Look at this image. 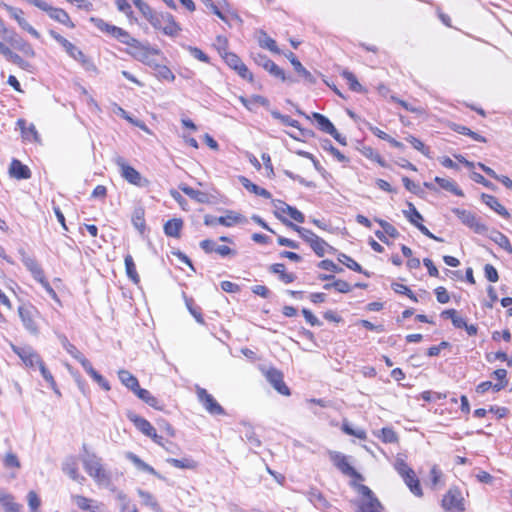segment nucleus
Wrapping results in <instances>:
<instances>
[{
	"mask_svg": "<svg viewBox=\"0 0 512 512\" xmlns=\"http://www.w3.org/2000/svg\"><path fill=\"white\" fill-rule=\"evenodd\" d=\"M81 460L86 473L98 486L116 491V487L112 483L111 473L105 468L101 457L97 456L95 453L86 452Z\"/></svg>",
	"mask_w": 512,
	"mask_h": 512,
	"instance_id": "f257e3e1",
	"label": "nucleus"
},
{
	"mask_svg": "<svg viewBox=\"0 0 512 512\" xmlns=\"http://www.w3.org/2000/svg\"><path fill=\"white\" fill-rule=\"evenodd\" d=\"M351 485L362 496L358 501V509L356 512H382V505L373 491L366 485L351 483Z\"/></svg>",
	"mask_w": 512,
	"mask_h": 512,
	"instance_id": "f03ea898",
	"label": "nucleus"
},
{
	"mask_svg": "<svg viewBox=\"0 0 512 512\" xmlns=\"http://www.w3.org/2000/svg\"><path fill=\"white\" fill-rule=\"evenodd\" d=\"M114 163L119 168L120 175L128 183L138 187L148 186L149 180L142 177V175L134 167L130 166L123 157L116 156L114 158Z\"/></svg>",
	"mask_w": 512,
	"mask_h": 512,
	"instance_id": "7ed1b4c3",
	"label": "nucleus"
},
{
	"mask_svg": "<svg viewBox=\"0 0 512 512\" xmlns=\"http://www.w3.org/2000/svg\"><path fill=\"white\" fill-rule=\"evenodd\" d=\"M18 315L24 328L34 336L39 334L38 319L40 318L39 311L30 304H23L18 307Z\"/></svg>",
	"mask_w": 512,
	"mask_h": 512,
	"instance_id": "20e7f679",
	"label": "nucleus"
},
{
	"mask_svg": "<svg viewBox=\"0 0 512 512\" xmlns=\"http://www.w3.org/2000/svg\"><path fill=\"white\" fill-rule=\"evenodd\" d=\"M452 212L457 216L462 224L472 229L475 233L484 234L488 228L480 222L475 213L469 210L453 208Z\"/></svg>",
	"mask_w": 512,
	"mask_h": 512,
	"instance_id": "39448f33",
	"label": "nucleus"
},
{
	"mask_svg": "<svg viewBox=\"0 0 512 512\" xmlns=\"http://www.w3.org/2000/svg\"><path fill=\"white\" fill-rule=\"evenodd\" d=\"M155 24H151L154 28L162 30L166 35L175 36L180 31L179 25L175 22L173 16L169 13H154Z\"/></svg>",
	"mask_w": 512,
	"mask_h": 512,
	"instance_id": "423d86ee",
	"label": "nucleus"
},
{
	"mask_svg": "<svg viewBox=\"0 0 512 512\" xmlns=\"http://www.w3.org/2000/svg\"><path fill=\"white\" fill-rule=\"evenodd\" d=\"M196 394L199 402L203 405L205 410L211 415H224L225 410L214 399V397L207 392L206 389L196 386Z\"/></svg>",
	"mask_w": 512,
	"mask_h": 512,
	"instance_id": "0eeeda50",
	"label": "nucleus"
},
{
	"mask_svg": "<svg viewBox=\"0 0 512 512\" xmlns=\"http://www.w3.org/2000/svg\"><path fill=\"white\" fill-rule=\"evenodd\" d=\"M442 507L449 512L464 511L463 497L458 489H450L442 499Z\"/></svg>",
	"mask_w": 512,
	"mask_h": 512,
	"instance_id": "6e6552de",
	"label": "nucleus"
},
{
	"mask_svg": "<svg viewBox=\"0 0 512 512\" xmlns=\"http://www.w3.org/2000/svg\"><path fill=\"white\" fill-rule=\"evenodd\" d=\"M329 458L333 464L345 475L354 477L356 479H362L360 473H358L348 462L347 457L337 451H330Z\"/></svg>",
	"mask_w": 512,
	"mask_h": 512,
	"instance_id": "1a4fd4ad",
	"label": "nucleus"
},
{
	"mask_svg": "<svg viewBox=\"0 0 512 512\" xmlns=\"http://www.w3.org/2000/svg\"><path fill=\"white\" fill-rule=\"evenodd\" d=\"M244 221L245 219L242 215L232 211H229L225 216L215 217L212 215H206L204 217V224L207 226H215L220 224L226 227H231Z\"/></svg>",
	"mask_w": 512,
	"mask_h": 512,
	"instance_id": "9d476101",
	"label": "nucleus"
},
{
	"mask_svg": "<svg viewBox=\"0 0 512 512\" xmlns=\"http://www.w3.org/2000/svg\"><path fill=\"white\" fill-rule=\"evenodd\" d=\"M11 349L28 367H35L42 363L39 354L30 346L18 347L14 344H11Z\"/></svg>",
	"mask_w": 512,
	"mask_h": 512,
	"instance_id": "9b49d317",
	"label": "nucleus"
},
{
	"mask_svg": "<svg viewBox=\"0 0 512 512\" xmlns=\"http://www.w3.org/2000/svg\"><path fill=\"white\" fill-rule=\"evenodd\" d=\"M34 2H35V6L37 8L47 12L49 17L52 18L53 20H55L61 24H64V25L74 27V24L71 22L69 15L63 9L54 8L44 1L43 2L34 1Z\"/></svg>",
	"mask_w": 512,
	"mask_h": 512,
	"instance_id": "f8f14e48",
	"label": "nucleus"
},
{
	"mask_svg": "<svg viewBox=\"0 0 512 512\" xmlns=\"http://www.w3.org/2000/svg\"><path fill=\"white\" fill-rule=\"evenodd\" d=\"M254 60L257 65L263 67L266 71H268L272 76L281 79L282 81H292L287 78L283 69H281L277 64H275L271 59H269L266 55L257 54L254 57Z\"/></svg>",
	"mask_w": 512,
	"mask_h": 512,
	"instance_id": "ddd939ff",
	"label": "nucleus"
},
{
	"mask_svg": "<svg viewBox=\"0 0 512 512\" xmlns=\"http://www.w3.org/2000/svg\"><path fill=\"white\" fill-rule=\"evenodd\" d=\"M267 381L273 386V388L284 396L290 395V389L287 387L283 380V374L281 371L275 368H270L265 373Z\"/></svg>",
	"mask_w": 512,
	"mask_h": 512,
	"instance_id": "4468645a",
	"label": "nucleus"
},
{
	"mask_svg": "<svg viewBox=\"0 0 512 512\" xmlns=\"http://www.w3.org/2000/svg\"><path fill=\"white\" fill-rule=\"evenodd\" d=\"M3 7L5 8V10L10 14V16L12 18H14L18 25L24 29L25 31H27L29 34H31L33 37L35 38H39L40 37V34L38 33V31L36 29H34L27 21L26 19L23 17L24 15V12L19 9V8H16V7H13V6H10L8 4H3Z\"/></svg>",
	"mask_w": 512,
	"mask_h": 512,
	"instance_id": "2eb2a0df",
	"label": "nucleus"
},
{
	"mask_svg": "<svg viewBox=\"0 0 512 512\" xmlns=\"http://www.w3.org/2000/svg\"><path fill=\"white\" fill-rule=\"evenodd\" d=\"M62 471L77 483L82 484L85 481V477L78 471V461L74 456L67 457L64 460L62 463Z\"/></svg>",
	"mask_w": 512,
	"mask_h": 512,
	"instance_id": "dca6fc26",
	"label": "nucleus"
},
{
	"mask_svg": "<svg viewBox=\"0 0 512 512\" xmlns=\"http://www.w3.org/2000/svg\"><path fill=\"white\" fill-rule=\"evenodd\" d=\"M75 504L82 510H87L91 512H105L106 507L103 503L98 502L96 500L76 495L73 497Z\"/></svg>",
	"mask_w": 512,
	"mask_h": 512,
	"instance_id": "f3484780",
	"label": "nucleus"
},
{
	"mask_svg": "<svg viewBox=\"0 0 512 512\" xmlns=\"http://www.w3.org/2000/svg\"><path fill=\"white\" fill-rule=\"evenodd\" d=\"M21 255L22 263L31 272L34 279L38 282H43V278H45V275L44 271L42 270L38 262L34 258L28 256L25 252H21Z\"/></svg>",
	"mask_w": 512,
	"mask_h": 512,
	"instance_id": "a211bd4d",
	"label": "nucleus"
},
{
	"mask_svg": "<svg viewBox=\"0 0 512 512\" xmlns=\"http://www.w3.org/2000/svg\"><path fill=\"white\" fill-rule=\"evenodd\" d=\"M66 52L75 60L79 61L87 70H94L95 66L93 63L86 58L84 53L78 49L74 44H72L70 41L66 42L65 46L63 47Z\"/></svg>",
	"mask_w": 512,
	"mask_h": 512,
	"instance_id": "6ab92c4d",
	"label": "nucleus"
},
{
	"mask_svg": "<svg viewBox=\"0 0 512 512\" xmlns=\"http://www.w3.org/2000/svg\"><path fill=\"white\" fill-rule=\"evenodd\" d=\"M127 417L131 422L134 423L138 430H140L144 435L148 437H150L152 433L156 431L149 421L133 412H128Z\"/></svg>",
	"mask_w": 512,
	"mask_h": 512,
	"instance_id": "aec40b11",
	"label": "nucleus"
},
{
	"mask_svg": "<svg viewBox=\"0 0 512 512\" xmlns=\"http://www.w3.org/2000/svg\"><path fill=\"white\" fill-rule=\"evenodd\" d=\"M286 57L291 62L295 71L309 84H315L316 78L301 64L292 52H289Z\"/></svg>",
	"mask_w": 512,
	"mask_h": 512,
	"instance_id": "412c9836",
	"label": "nucleus"
},
{
	"mask_svg": "<svg viewBox=\"0 0 512 512\" xmlns=\"http://www.w3.org/2000/svg\"><path fill=\"white\" fill-rule=\"evenodd\" d=\"M127 460H129L139 471L146 472L158 478H162L161 475L149 464L145 463L141 460L136 454L133 452H127L125 454Z\"/></svg>",
	"mask_w": 512,
	"mask_h": 512,
	"instance_id": "4be33fe9",
	"label": "nucleus"
},
{
	"mask_svg": "<svg viewBox=\"0 0 512 512\" xmlns=\"http://www.w3.org/2000/svg\"><path fill=\"white\" fill-rule=\"evenodd\" d=\"M9 173L16 179H29L31 177L30 169L17 159L12 160L9 167Z\"/></svg>",
	"mask_w": 512,
	"mask_h": 512,
	"instance_id": "5701e85b",
	"label": "nucleus"
},
{
	"mask_svg": "<svg viewBox=\"0 0 512 512\" xmlns=\"http://www.w3.org/2000/svg\"><path fill=\"white\" fill-rule=\"evenodd\" d=\"M118 377L120 382L134 394L141 388L138 379L127 370H119Z\"/></svg>",
	"mask_w": 512,
	"mask_h": 512,
	"instance_id": "b1692460",
	"label": "nucleus"
},
{
	"mask_svg": "<svg viewBox=\"0 0 512 512\" xmlns=\"http://www.w3.org/2000/svg\"><path fill=\"white\" fill-rule=\"evenodd\" d=\"M279 204L280 206H276L277 208V212L275 213V215L279 218V219H283L280 217L279 215V212H282V213H286L288 214L293 220L299 222V223H303L304 220H305V217L303 215L302 212H300L298 209H296L295 207H292L288 204H285L283 202H280L279 201Z\"/></svg>",
	"mask_w": 512,
	"mask_h": 512,
	"instance_id": "393cba45",
	"label": "nucleus"
},
{
	"mask_svg": "<svg viewBox=\"0 0 512 512\" xmlns=\"http://www.w3.org/2000/svg\"><path fill=\"white\" fill-rule=\"evenodd\" d=\"M111 36L119 40L121 43L131 47L137 48L140 45L137 39L131 37V35L126 30L117 26H115V28L112 29Z\"/></svg>",
	"mask_w": 512,
	"mask_h": 512,
	"instance_id": "a878e982",
	"label": "nucleus"
},
{
	"mask_svg": "<svg viewBox=\"0 0 512 512\" xmlns=\"http://www.w3.org/2000/svg\"><path fill=\"white\" fill-rule=\"evenodd\" d=\"M183 228V221L180 218H173L164 224V233L168 237L179 238Z\"/></svg>",
	"mask_w": 512,
	"mask_h": 512,
	"instance_id": "bb28decb",
	"label": "nucleus"
},
{
	"mask_svg": "<svg viewBox=\"0 0 512 512\" xmlns=\"http://www.w3.org/2000/svg\"><path fill=\"white\" fill-rule=\"evenodd\" d=\"M483 202L489 206L492 210H494L499 215L509 218L510 214L506 210V208L498 201V199L492 195L482 194Z\"/></svg>",
	"mask_w": 512,
	"mask_h": 512,
	"instance_id": "cd10ccee",
	"label": "nucleus"
},
{
	"mask_svg": "<svg viewBox=\"0 0 512 512\" xmlns=\"http://www.w3.org/2000/svg\"><path fill=\"white\" fill-rule=\"evenodd\" d=\"M135 395L156 410L161 411L164 408V405L146 389L140 388Z\"/></svg>",
	"mask_w": 512,
	"mask_h": 512,
	"instance_id": "c85d7f7f",
	"label": "nucleus"
},
{
	"mask_svg": "<svg viewBox=\"0 0 512 512\" xmlns=\"http://www.w3.org/2000/svg\"><path fill=\"white\" fill-rule=\"evenodd\" d=\"M17 125L19 126L22 137L27 141H38V132L34 124H30L28 127L26 126V121L24 119H19L17 121Z\"/></svg>",
	"mask_w": 512,
	"mask_h": 512,
	"instance_id": "c756f323",
	"label": "nucleus"
},
{
	"mask_svg": "<svg viewBox=\"0 0 512 512\" xmlns=\"http://www.w3.org/2000/svg\"><path fill=\"white\" fill-rule=\"evenodd\" d=\"M240 102L250 111H253L256 106H269V101L267 98L261 96V95H253L250 98H245L241 96L239 98Z\"/></svg>",
	"mask_w": 512,
	"mask_h": 512,
	"instance_id": "7c9ffc66",
	"label": "nucleus"
},
{
	"mask_svg": "<svg viewBox=\"0 0 512 512\" xmlns=\"http://www.w3.org/2000/svg\"><path fill=\"white\" fill-rule=\"evenodd\" d=\"M310 247L319 257H323L327 252H334L335 249L325 240L317 236L310 244Z\"/></svg>",
	"mask_w": 512,
	"mask_h": 512,
	"instance_id": "2f4dec72",
	"label": "nucleus"
},
{
	"mask_svg": "<svg viewBox=\"0 0 512 512\" xmlns=\"http://www.w3.org/2000/svg\"><path fill=\"white\" fill-rule=\"evenodd\" d=\"M166 461L178 469L195 470L198 467V463L190 457H184L181 459L168 458Z\"/></svg>",
	"mask_w": 512,
	"mask_h": 512,
	"instance_id": "473e14b6",
	"label": "nucleus"
},
{
	"mask_svg": "<svg viewBox=\"0 0 512 512\" xmlns=\"http://www.w3.org/2000/svg\"><path fill=\"white\" fill-rule=\"evenodd\" d=\"M308 499L317 509L325 510L330 506L323 494L317 489H311L308 492Z\"/></svg>",
	"mask_w": 512,
	"mask_h": 512,
	"instance_id": "72a5a7b5",
	"label": "nucleus"
},
{
	"mask_svg": "<svg viewBox=\"0 0 512 512\" xmlns=\"http://www.w3.org/2000/svg\"><path fill=\"white\" fill-rule=\"evenodd\" d=\"M282 222L288 227L292 228L294 231H296L299 234V236L309 244L317 237V235L311 230L297 226L294 223L288 221L287 219H282Z\"/></svg>",
	"mask_w": 512,
	"mask_h": 512,
	"instance_id": "f704fd0d",
	"label": "nucleus"
},
{
	"mask_svg": "<svg viewBox=\"0 0 512 512\" xmlns=\"http://www.w3.org/2000/svg\"><path fill=\"white\" fill-rule=\"evenodd\" d=\"M240 181H241V184L248 191H250L251 193H253L255 195H259V196H261L263 198H266V199H270L272 197L271 193L268 190H266L264 188H261L258 185L252 183L249 179H247L245 177H241Z\"/></svg>",
	"mask_w": 512,
	"mask_h": 512,
	"instance_id": "c9c22d12",
	"label": "nucleus"
},
{
	"mask_svg": "<svg viewBox=\"0 0 512 512\" xmlns=\"http://www.w3.org/2000/svg\"><path fill=\"white\" fill-rule=\"evenodd\" d=\"M434 181L444 190L449 191L456 196L462 197L464 195L463 191L458 188L457 184L447 178L435 177Z\"/></svg>",
	"mask_w": 512,
	"mask_h": 512,
	"instance_id": "e433bc0d",
	"label": "nucleus"
},
{
	"mask_svg": "<svg viewBox=\"0 0 512 512\" xmlns=\"http://www.w3.org/2000/svg\"><path fill=\"white\" fill-rule=\"evenodd\" d=\"M270 271L272 273L278 274L280 280L286 284L292 283L296 279L295 274L287 273L285 271V265L282 263H276V264L271 265Z\"/></svg>",
	"mask_w": 512,
	"mask_h": 512,
	"instance_id": "4c0bfd02",
	"label": "nucleus"
},
{
	"mask_svg": "<svg viewBox=\"0 0 512 512\" xmlns=\"http://www.w3.org/2000/svg\"><path fill=\"white\" fill-rule=\"evenodd\" d=\"M243 427H244V431H242L241 433L244 435V438L246 439L247 443L252 447V448H258L261 446V441L260 439L257 437L253 427L245 422L242 423Z\"/></svg>",
	"mask_w": 512,
	"mask_h": 512,
	"instance_id": "58836bf2",
	"label": "nucleus"
},
{
	"mask_svg": "<svg viewBox=\"0 0 512 512\" xmlns=\"http://www.w3.org/2000/svg\"><path fill=\"white\" fill-rule=\"evenodd\" d=\"M124 263H125V270H126V274H127L128 278L133 283L138 284L140 282V277L137 273L136 265L133 260V257L130 254L126 255L124 258Z\"/></svg>",
	"mask_w": 512,
	"mask_h": 512,
	"instance_id": "ea45409f",
	"label": "nucleus"
},
{
	"mask_svg": "<svg viewBox=\"0 0 512 512\" xmlns=\"http://www.w3.org/2000/svg\"><path fill=\"white\" fill-rule=\"evenodd\" d=\"M402 478H403L405 484L409 487L410 491L415 496H418V497L422 496V489L420 486V482H419L418 478L416 477L414 470L412 471L411 475H410V473H408L406 476H403Z\"/></svg>",
	"mask_w": 512,
	"mask_h": 512,
	"instance_id": "a19ab883",
	"label": "nucleus"
},
{
	"mask_svg": "<svg viewBox=\"0 0 512 512\" xmlns=\"http://www.w3.org/2000/svg\"><path fill=\"white\" fill-rule=\"evenodd\" d=\"M490 239L499 245L501 248L512 254V245L509 239L499 231H492L490 233Z\"/></svg>",
	"mask_w": 512,
	"mask_h": 512,
	"instance_id": "79ce46f5",
	"label": "nucleus"
},
{
	"mask_svg": "<svg viewBox=\"0 0 512 512\" xmlns=\"http://www.w3.org/2000/svg\"><path fill=\"white\" fill-rule=\"evenodd\" d=\"M341 76L347 81L349 88L352 91L358 92V93L366 92L364 87L358 82L357 78L355 77V75L352 72H350L348 70H343L341 72Z\"/></svg>",
	"mask_w": 512,
	"mask_h": 512,
	"instance_id": "37998d69",
	"label": "nucleus"
},
{
	"mask_svg": "<svg viewBox=\"0 0 512 512\" xmlns=\"http://www.w3.org/2000/svg\"><path fill=\"white\" fill-rule=\"evenodd\" d=\"M59 340L63 346V348L77 361H81L85 358V356L73 345L69 342L65 335H59Z\"/></svg>",
	"mask_w": 512,
	"mask_h": 512,
	"instance_id": "c03bdc74",
	"label": "nucleus"
},
{
	"mask_svg": "<svg viewBox=\"0 0 512 512\" xmlns=\"http://www.w3.org/2000/svg\"><path fill=\"white\" fill-rule=\"evenodd\" d=\"M138 495L142 499L144 505L150 507L155 512H162L157 500L151 493L139 489Z\"/></svg>",
	"mask_w": 512,
	"mask_h": 512,
	"instance_id": "a18cd8bd",
	"label": "nucleus"
},
{
	"mask_svg": "<svg viewBox=\"0 0 512 512\" xmlns=\"http://www.w3.org/2000/svg\"><path fill=\"white\" fill-rule=\"evenodd\" d=\"M312 117L316 121L318 128L327 134H329L330 131L335 127L326 116L320 113L314 112Z\"/></svg>",
	"mask_w": 512,
	"mask_h": 512,
	"instance_id": "49530a36",
	"label": "nucleus"
},
{
	"mask_svg": "<svg viewBox=\"0 0 512 512\" xmlns=\"http://www.w3.org/2000/svg\"><path fill=\"white\" fill-rule=\"evenodd\" d=\"M133 4L139 9V11L143 14V16L150 22V24H155L156 19L152 18V15L155 13L152 8L145 3L143 0H131Z\"/></svg>",
	"mask_w": 512,
	"mask_h": 512,
	"instance_id": "de8ad7c7",
	"label": "nucleus"
},
{
	"mask_svg": "<svg viewBox=\"0 0 512 512\" xmlns=\"http://www.w3.org/2000/svg\"><path fill=\"white\" fill-rule=\"evenodd\" d=\"M259 44L261 47L268 49L271 52L279 53V49L276 45L275 40L269 37L264 31H260V35L258 38Z\"/></svg>",
	"mask_w": 512,
	"mask_h": 512,
	"instance_id": "09e8293b",
	"label": "nucleus"
},
{
	"mask_svg": "<svg viewBox=\"0 0 512 512\" xmlns=\"http://www.w3.org/2000/svg\"><path fill=\"white\" fill-rule=\"evenodd\" d=\"M180 189L184 194L196 200L197 202L204 203L206 201L207 196L202 191L193 189L187 185H181Z\"/></svg>",
	"mask_w": 512,
	"mask_h": 512,
	"instance_id": "8fccbe9b",
	"label": "nucleus"
},
{
	"mask_svg": "<svg viewBox=\"0 0 512 512\" xmlns=\"http://www.w3.org/2000/svg\"><path fill=\"white\" fill-rule=\"evenodd\" d=\"M325 290H330L334 288L336 291L340 293H348L351 291V285L341 279L334 280L332 283H327L323 286Z\"/></svg>",
	"mask_w": 512,
	"mask_h": 512,
	"instance_id": "3c124183",
	"label": "nucleus"
},
{
	"mask_svg": "<svg viewBox=\"0 0 512 512\" xmlns=\"http://www.w3.org/2000/svg\"><path fill=\"white\" fill-rule=\"evenodd\" d=\"M409 210L403 211L405 217L409 220V222L415 226L423 221L422 215L417 211L415 206L412 203H408Z\"/></svg>",
	"mask_w": 512,
	"mask_h": 512,
	"instance_id": "603ef678",
	"label": "nucleus"
},
{
	"mask_svg": "<svg viewBox=\"0 0 512 512\" xmlns=\"http://www.w3.org/2000/svg\"><path fill=\"white\" fill-rule=\"evenodd\" d=\"M338 260H339V262L344 264L349 269H351L355 272L363 273L362 267L355 260H353L350 256H348L344 253H340L338 256Z\"/></svg>",
	"mask_w": 512,
	"mask_h": 512,
	"instance_id": "864d4df0",
	"label": "nucleus"
},
{
	"mask_svg": "<svg viewBox=\"0 0 512 512\" xmlns=\"http://www.w3.org/2000/svg\"><path fill=\"white\" fill-rule=\"evenodd\" d=\"M222 57L227 63V65L231 67L233 70H237L238 67L243 63L242 60L235 53L232 52L224 51Z\"/></svg>",
	"mask_w": 512,
	"mask_h": 512,
	"instance_id": "5fc2aeb1",
	"label": "nucleus"
},
{
	"mask_svg": "<svg viewBox=\"0 0 512 512\" xmlns=\"http://www.w3.org/2000/svg\"><path fill=\"white\" fill-rule=\"evenodd\" d=\"M342 430L347 435H352L357 437L358 439L364 440L366 439V432L365 430L358 428L354 429L349 423L344 422L342 425Z\"/></svg>",
	"mask_w": 512,
	"mask_h": 512,
	"instance_id": "6e6d98bb",
	"label": "nucleus"
},
{
	"mask_svg": "<svg viewBox=\"0 0 512 512\" xmlns=\"http://www.w3.org/2000/svg\"><path fill=\"white\" fill-rule=\"evenodd\" d=\"M493 374L496 377V379L499 381L498 383L494 384L493 389L495 391H500L507 384V381H506L507 371L505 369H497L494 371Z\"/></svg>",
	"mask_w": 512,
	"mask_h": 512,
	"instance_id": "4d7b16f0",
	"label": "nucleus"
},
{
	"mask_svg": "<svg viewBox=\"0 0 512 512\" xmlns=\"http://www.w3.org/2000/svg\"><path fill=\"white\" fill-rule=\"evenodd\" d=\"M392 289L398 293V294H404L406 296H408L411 300H413L414 302H417L418 299L417 297L415 296V294L411 291L410 288H408L406 285L404 284H401V283H392L391 285Z\"/></svg>",
	"mask_w": 512,
	"mask_h": 512,
	"instance_id": "13d9d810",
	"label": "nucleus"
},
{
	"mask_svg": "<svg viewBox=\"0 0 512 512\" xmlns=\"http://www.w3.org/2000/svg\"><path fill=\"white\" fill-rule=\"evenodd\" d=\"M90 21L95 25V27H97L100 31L104 32V33H107L109 35L112 34V29L115 28L114 25H111L107 22H105L103 19L101 18H96V17H91L90 18Z\"/></svg>",
	"mask_w": 512,
	"mask_h": 512,
	"instance_id": "bf43d9fd",
	"label": "nucleus"
},
{
	"mask_svg": "<svg viewBox=\"0 0 512 512\" xmlns=\"http://www.w3.org/2000/svg\"><path fill=\"white\" fill-rule=\"evenodd\" d=\"M394 468L398 472V474L403 477L408 473H412L413 469L408 466V464L402 458H397L394 463Z\"/></svg>",
	"mask_w": 512,
	"mask_h": 512,
	"instance_id": "052dcab7",
	"label": "nucleus"
},
{
	"mask_svg": "<svg viewBox=\"0 0 512 512\" xmlns=\"http://www.w3.org/2000/svg\"><path fill=\"white\" fill-rule=\"evenodd\" d=\"M5 512H21L22 505L16 503L12 495L9 494L6 500L2 503Z\"/></svg>",
	"mask_w": 512,
	"mask_h": 512,
	"instance_id": "680f3d73",
	"label": "nucleus"
},
{
	"mask_svg": "<svg viewBox=\"0 0 512 512\" xmlns=\"http://www.w3.org/2000/svg\"><path fill=\"white\" fill-rule=\"evenodd\" d=\"M375 221L382 227L386 235H389L392 238H397L399 236L397 229L387 221L383 219H376Z\"/></svg>",
	"mask_w": 512,
	"mask_h": 512,
	"instance_id": "e2e57ef3",
	"label": "nucleus"
},
{
	"mask_svg": "<svg viewBox=\"0 0 512 512\" xmlns=\"http://www.w3.org/2000/svg\"><path fill=\"white\" fill-rule=\"evenodd\" d=\"M379 437L383 440L385 443H394L397 441V435L395 431L391 428H382L380 430Z\"/></svg>",
	"mask_w": 512,
	"mask_h": 512,
	"instance_id": "0e129e2a",
	"label": "nucleus"
},
{
	"mask_svg": "<svg viewBox=\"0 0 512 512\" xmlns=\"http://www.w3.org/2000/svg\"><path fill=\"white\" fill-rule=\"evenodd\" d=\"M455 131H457L460 134L470 136L475 141L486 142V139L483 136H481L480 134H478L476 132L471 131L468 127L458 125L457 128L455 129Z\"/></svg>",
	"mask_w": 512,
	"mask_h": 512,
	"instance_id": "69168bd1",
	"label": "nucleus"
},
{
	"mask_svg": "<svg viewBox=\"0 0 512 512\" xmlns=\"http://www.w3.org/2000/svg\"><path fill=\"white\" fill-rule=\"evenodd\" d=\"M28 506L31 512H38L41 501L35 491H30L27 495Z\"/></svg>",
	"mask_w": 512,
	"mask_h": 512,
	"instance_id": "338daca9",
	"label": "nucleus"
},
{
	"mask_svg": "<svg viewBox=\"0 0 512 512\" xmlns=\"http://www.w3.org/2000/svg\"><path fill=\"white\" fill-rule=\"evenodd\" d=\"M132 222L134 226L139 230H142L145 227L144 211L142 209H136L134 211Z\"/></svg>",
	"mask_w": 512,
	"mask_h": 512,
	"instance_id": "774afa93",
	"label": "nucleus"
}]
</instances>
